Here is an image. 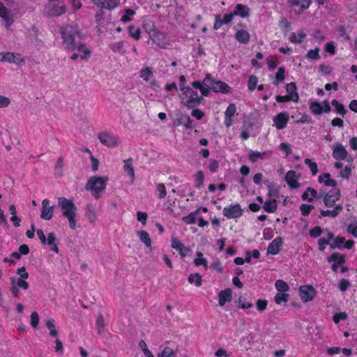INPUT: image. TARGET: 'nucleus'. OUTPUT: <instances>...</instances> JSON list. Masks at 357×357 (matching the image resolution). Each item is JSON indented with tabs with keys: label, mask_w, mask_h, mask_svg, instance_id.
<instances>
[{
	"label": "nucleus",
	"mask_w": 357,
	"mask_h": 357,
	"mask_svg": "<svg viewBox=\"0 0 357 357\" xmlns=\"http://www.w3.org/2000/svg\"><path fill=\"white\" fill-rule=\"evenodd\" d=\"M128 34L135 40H139L141 38V29L139 27L130 25L128 26Z\"/></svg>",
	"instance_id": "nucleus-44"
},
{
	"label": "nucleus",
	"mask_w": 357,
	"mask_h": 357,
	"mask_svg": "<svg viewBox=\"0 0 357 357\" xmlns=\"http://www.w3.org/2000/svg\"><path fill=\"white\" fill-rule=\"evenodd\" d=\"M309 109L314 115H321L323 113L322 105L317 101L310 102Z\"/></svg>",
	"instance_id": "nucleus-40"
},
{
	"label": "nucleus",
	"mask_w": 357,
	"mask_h": 357,
	"mask_svg": "<svg viewBox=\"0 0 357 357\" xmlns=\"http://www.w3.org/2000/svg\"><path fill=\"white\" fill-rule=\"evenodd\" d=\"M319 51L320 49L319 47L310 50L306 54V57L314 61L319 60L320 59Z\"/></svg>",
	"instance_id": "nucleus-51"
},
{
	"label": "nucleus",
	"mask_w": 357,
	"mask_h": 357,
	"mask_svg": "<svg viewBox=\"0 0 357 357\" xmlns=\"http://www.w3.org/2000/svg\"><path fill=\"white\" fill-rule=\"evenodd\" d=\"M278 208L277 202L275 199H268L264 202L263 208L264 210L269 213H274Z\"/></svg>",
	"instance_id": "nucleus-29"
},
{
	"label": "nucleus",
	"mask_w": 357,
	"mask_h": 357,
	"mask_svg": "<svg viewBox=\"0 0 357 357\" xmlns=\"http://www.w3.org/2000/svg\"><path fill=\"white\" fill-rule=\"evenodd\" d=\"M234 17V15L232 13L229 14L224 15L222 17L220 15H216L215 16V22L213 24V29L218 30L219 29L222 25L229 24L232 22L233 19Z\"/></svg>",
	"instance_id": "nucleus-16"
},
{
	"label": "nucleus",
	"mask_w": 357,
	"mask_h": 357,
	"mask_svg": "<svg viewBox=\"0 0 357 357\" xmlns=\"http://www.w3.org/2000/svg\"><path fill=\"white\" fill-rule=\"evenodd\" d=\"M289 119V116L288 113L280 112L273 117V121L277 129L282 130L286 128Z\"/></svg>",
	"instance_id": "nucleus-14"
},
{
	"label": "nucleus",
	"mask_w": 357,
	"mask_h": 357,
	"mask_svg": "<svg viewBox=\"0 0 357 357\" xmlns=\"http://www.w3.org/2000/svg\"><path fill=\"white\" fill-rule=\"evenodd\" d=\"M328 262H333L331 270L337 272L340 266L344 265L346 262L345 255L339 252H333L327 257Z\"/></svg>",
	"instance_id": "nucleus-12"
},
{
	"label": "nucleus",
	"mask_w": 357,
	"mask_h": 357,
	"mask_svg": "<svg viewBox=\"0 0 357 357\" xmlns=\"http://www.w3.org/2000/svg\"><path fill=\"white\" fill-rule=\"evenodd\" d=\"M343 211V206L341 204H337L335 206L333 210H320V215L319 218L331 216L336 218Z\"/></svg>",
	"instance_id": "nucleus-23"
},
{
	"label": "nucleus",
	"mask_w": 357,
	"mask_h": 357,
	"mask_svg": "<svg viewBox=\"0 0 357 357\" xmlns=\"http://www.w3.org/2000/svg\"><path fill=\"white\" fill-rule=\"evenodd\" d=\"M178 97L181 103L188 109H192L202 103L203 98L198 95L197 91H194L189 86H180Z\"/></svg>",
	"instance_id": "nucleus-4"
},
{
	"label": "nucleus",
	"mask_w": 357,
	"mask_h": 357,
	"mask_svg": "<svg viewBox=\"0 0 357 357\" xmlns=\"http://www.w3.org/2000/svg\"><path fill=\"white\" fill-rule=\"evenodd\" d=\"M279 26L282 30L283 33L286 35L291 29V23L286 19L282 18L279 21Z\"/></svg>",
	"instance_id": "nucleus-47"
},
{
	"label": "nucleus",
	"mask_w": 357,
	"mask_h": 357,
	"mask_svg": "<svg viewBox=\"0 0 357 357\" xmlns=\"http://www.w3.org/2000/svg\"><path fill=\"white\" fill-rule=\"evenodd\" d=\"M275 287L281 293H286L289 290L288 284L282 280H277L275 282Z\"/></svg>",
	"instance_id": "nucleus-45"
},
{
	"label": "nucleus",
	"mask_w": 357,
	"mask_h": 357,
	"mask_svg": "<svg viewBox=\"0 0 357 357\" xmlns=\"http://www.w3.org/2000/svg\"><path fill=\"white\" fill-rule=\"evenodd\" d=\"M298 176L296 172L294 170H289L287 172L285 176V180L289 188L292 189H296L299 188L300 185L298 181Z\"/></svg>",
	"instance_id": "nucleus-22"
},
{
	"label": "nucleus",
	"mask_w": 357,
	"mask_h": 357,
	"mask_svg": "<svg viewBox=\"0 0 357 357\" xmlns=\"http://www.w3.org/2000/svg\"><path fill=\"white\" fill-rule=\"evenodd\" d=\"M321 197L323 198V202L326 207L334 208L336 202L341 197V192L339 188H333L328 192L321 190L318 193L315 189L308 187L301 196L303 200H307L309 202H312L314 198Z\"/></svg>",
	"instance_id": "nucleus-2"
},
{
	"label": "nucleus",
	"mask_w": 357,
	"mask_h": 357,
	"mask_svg": "<svg viewBox=\"0 0 357 357\" xmlns=\"http://www.w3.org/2000/svg\"><path fill=\"white\" fill-rule=\"evenodd\" d=\"M108 181L107 176H92L87 181L85 189L91 192L93 197L98 199L105 190Z\"/></svg>",
	"instance_id": "nucleus-5"
},
{
	"label": "nucleus",
	"mask_w": 357,
	"mask_h": 357,
	"mask_svg": "<svg viewBox=\"0 0 357 357\" xmlns=\"http://www.w3.org/2000/svg\"><path fill=\"white\" fill-rule=\"evenodd\" d=\"M337 31L338 32V35L340 37L342 38L344 40H349L350 36L347 33L346 28L344 26H340L337 28Z\"/></svg>",
	"instance_id": "nucleus-60"
},
{
	"label": "nucleus",
	"mask_w": 357,
	"mask_h": 357,
	"mask_svg": "<svg viewBox=\"0 0 357 357\" xmlns=\"http://www.w3.org/2000/svg\"><path fill=\"white\" fill-rule=\"evenodd\" d=\"M188 280L189 283L195 284L196 287H200L202 284V277L198 273L190 274Z\"/></svg>",
	"instance_id": "nucleus-41"
},
{
	"label": "nucleus",
	"mask_w": 357,
	"mask_h": 357,
	"mask_svg": "<svg viewBox=\"0 0 357 357\" xmlns=\"http://www.w3.org/2000/svg\"><path fill=\"white\" fill-rule=\"evenodd\" d=\"M26 279L15 278L11 277L10 278V284H13L18 288H21L24 290H27L29 288V284L26 281Z\"/></svg>",
	"instance_id": "nucleus-32"
},
{
	"label": "nucleus",
	"mask_w": 357,
	"mask_h": 357,
	"mask_svg": "<svg viewBox=\"0 0 357 357\" xmlns=\"http://www.w3.org/2000/svg\"><path fill=\"white\" fill-rule=\"evenodd\" d=\"M50 200L45 199L42 202V211L40 218L45 220H50L52 218L54 206H50Z\"/></svg>",
	"instance_id": "nucleus-15"
},
{
	"label": "nucleus",
	"mask_w": 357,
	"mask_h": 357,
	"mask_svg": "<svg viewBox=\"0 0 357 357\" xmlns=\"http://www.w3.org/2000/svg\"><path fill=\"white\" fill-rule=\"evenodd\" d=\"M314 208L313 205L303 204L300 206V210L303 216H308Z\"/></svg>",
	"instance_id": "nucleus-58"
},
{
	"label": "nucleus",
	"mask_w": 357,
	"mask_h": 357,
	"mask_svg": "<svg viewBox=\"0 0 357 357\" xmlns=\"http://www.w3.org/2000/svg\"><path fill=\"white\" fill-rule=\"evenodd\" d=\"M176 351L169 347H165L164 349L158 355V357H176Z\"/></svg>",
	"instance_id": "nucleus-46"
},
{
	"label": "nucleus",
	"mask_w": 357,
	"mask_h": 357,
	"mask_svg": "<svg viewBox=\"0 0 357 357\" xmlns=\"http://www.w3.org/2000/svg\"><path fill=\"white\" fill-rule=\"evenodd\" d=\"M156 191L160 199H164L167 195L166 187L164 183H158L156 185Z\"/></svg>",
	"instance_id": "nucleus-56"
},
{
	"label": "nucleus",
	"mask_w": 357,
	"mask_h": 357,
	"mask_svg": "<svg viewBox=\"0 0 357 357\" xmlns=\"http://www.w3.org/2000/svg\"><path fill=\"white\" fill-rule=\"evenodd\" d=\"M56 238L54 232H50L47 234V243L50 246V250L56 253H59V250L56 243Z\"/></svg>",
	"instance_id": "nucleus-34"
},
{
	"label": "nucleus",
	"mask_w": 357,
	"mask_h": 357,
	"mask_svg": "<svg viewBox=\"0 0 357 357\" xmlns=\"http://www.w3.org/2000/svg\"><path fill=\"white\" fill-rule=\"evenodd\" d=\"M289 4L294 8V13L299 15L305 9L308 8L311 4L310 0H289Z\"/></svg>",
	"instance_id": "nucleus-13"
},
{
	"label": "nucleus",
	"mask_w": 357,
	"mask_h": 357,
	"mask_svg": "<svg viewBox=\"0 0 357 357\" xmlns=\"http://www.w3.org/2000/svg\"><path fill=\"white\" fill-rule=\"evenodd\" d=\"M267 65L268 66V68L271 70L276 68L278 61L276 57L270 56L266 59Z\"/></svg>",
	"instance_id": "nucleus-62"
},
{
	"label": "nucleus",
	"mask_w": 357,
	"mask_h": 357,
	"mask_svg": "<svg viewBox=\"0 0 357 357\" xmlns=\"http://www.w3.org/2000/svg\"><path fill=\"white\" fill-rule=\"evenodd\" d=\"M61 35L63 43L68 51L77 50L81 53L80 59L86 61L91 55V52L83 43L76 44L77 38H82V33L77 26L66 25L61 28Z\"/></svg>",
	"instance_id": "nucleus-1"
},
{
	"label": "nucleus",
	"mask_w": 357,
	"mask_h": 357,
	"mask_svg": "<svg viewBox=\"0 0 357 357\" xmlns=\"http://www.w3.org/2000/svg\"><path fill=\"white\" fill-rule=\"evenodd\" d=\"M149 38L159 47L165 48L167 47V36L165 33L158 30L157 31L153 32Z\"/></svg>",
	"instance_id": "nucleus-18"
},
{
	"label": "nucleus",
	"mask_w": 357,
	"mask_h": 357,
	"mask_svg": "<svg viewBox=\"0 0 357 357\" xmlns=\"http://www.w3.org/2000/svg\"><path fill=\"white\" fill-rule=\"evenodd\" d=\"M306 37V33L303 31H299L297 36L295 33H291L289 40L292 43H302Z\"/></svg>",
	"instance_id": "nucleus-39"
},
{
	"label": "nucleus",
	"mask_w": 357,
	"mask_h": 357,
	"mask_svg": "<svg viewBox=\"0 0 357 357\" xmlns=\"http://www.w3.org/2000/svg\"><path fill=\"white\" fill-rule=\"evenodd\" d=\"M258 82V77L256 75H251L249 77L248 82V90L251 92H252L257 87Z\"/></svg>",
	"instance_id": "nucleus-53"
},
{
	"label": "nucleus",
	"mask_w": 357,
	"mask_h": 357,
	"mask_svg": "<svg viewBox=\"0 0 357 357\" xmlns=\"http://www.w3.org/2000/svg\"><path fill=\"white\" fill-rule=\"evenodd\" d=\"M285 68L280 66L275 75V79L273 81V84L275 86H278L280 83L283 82L285 79Z\"/></svg>",
	"instance_id": "nucleus-31"
},
{
	"label": "nucleus",
	"mask_w": 357,
	"mask_h": 357,
	"mask_svg": "<svg viewBox=\"0 0 357 357\" xmlns=\"http://www.w3.org/2000/svg\"><path fill=\"white\" fill-rule=\"evenodd\" d=\"M236 112V106L234 103H230L225 112V116L228 117H233Z\"/></svg>",
	"instance_id": "nucleus-59"
},
{
	"label": "nucleus",
	"mask_w": 357,
	"mask_h": 357,
	"mask_svg": "<svg viewBox=\"0 0 357 357\" xmlns=\"http://www.w3.org/2000/svg\"><path fill=\"white\" fill-rule=\"evenodd\" d=\"M143 28L145 31L149 34V37L153 33V32L157 31L158 30L155 28V23L150 20H144L143 22Z\"/></svg>",
	"instance_id": "nucleus-37"
},
{
	"label": "nucleus",
	"mask_w": 357,
	"mask_h": 357,
	"mask_svg": "<svg viewBox=\"0 0 357 357\" xmlns=\"http://www.w3.org/2000/svg\"><path fill=\"white\" fill-rule=\"evenodd\" d=\"M94 4L100 8L113 10L120 3V0H93Z\"/></svg>",
	"instance_id": "nucleus-20"
},
{
	"label": "nucleus",
	"mask_w": 357,
	"mask_h": 357,
	"mask_svg": "<svg viewBox=\"0 0 357 357\" xmlns=\"http://www.w3.org/2000/svg\"><path fill=\"white\" fill-rule=\"evenodd\" d=\"M234 36L236 40L242 44H248L250 40V33L244 29L236 31Z\"/></svg>",
	"instance_id": "nucleus-28"
},
{
	"label": "nucleus",
	"mask_w": 357,
	"mask_h": 357,
	"mask_svg": "<svg viewBox=\"0 0 357 357\" xmlns=\"http://www.w3.org/2000/svg\"><path fill=\"white\" fill-rule=\"evenodd\" d=\"M0 62H8L17 65L24 64L25 61L19 54H14L10 52L0 53Z\"/></svg>",
	"instance_id": "nucleus-9"
},
{
	"label": "nucleus",
	"mask_w": 357,
	"mask_h": 357,
	"mask_svg": "<svg viewBox=\"0 0 357 357\" xmlns=\"http://www.w3.org/2000/svg\"><path fill=\"white\" fill-rule=\"evenodd\" d=\"M331 105L334 107L335 111L337 114L342 116H344L347 114V110L345 108L344 105L342 103L340 102L338 100L333 99L331 101Z\"/></svg>",
	"instance_id": "nucleus-36"
},
{
	"label": "nucleus",
	"mask_w": 357,
	"mask_h": 357,
	"mask_svg": "<svg viewBox=\"0 0 357 357\" xmlns=\"http://www.w3.org/2000/svg\"><path fill=\"white\" fill-rule=\"evenodd\" d=\"M243 210L239 204H229L222 210L223 215L227 219H237L243 215Z\"/></svg>",
	"instance_id": "nucleus-7"
},
{
	"label": "nucleus",
	"mask_w": 357,
	"mask_h": 357,
	"mask_svg": "<svg viewBox=\"0 0 357 357\" xmlns=\"http://www.w3.org/2000/svg\"><path fill=\"white\" fill-rule=\"evenodd\" d=\"M232 13L234 16L247 17L250 15V8L245 5L238 3Z\"/></svg>",
	"instance_id": "nucleus-26"
},
{
	"label": "nucleus",
	"mask_w": 357,
	"mask_h": 357,
	"mask_svg": "<svg viewBox=\"0 0 357 357\" xmlns=\"http://www.w3.org/2000/svg\"><path fill=\"white\" fill-rule=\"evenodd\" d=\"M47 13L51 16H58L66 11V6L62 1L51 2L47 6Z\"/></svg>",
	"instance_id": "nucleus-10"
},
{
	"label": "nucleus",
	"mask_w": 357,
	"mask_h": 357,
	"mask_svg": "<svg viewBox=\"0 0 357 357\" xmlns=\"http://www.w3.org/2000/svg\"><path fill=\"white\" fill-rule=\"evenodd\" d=\"M266 152H259L257 151H251L248 155V160L252 163H255L258 160L264 159Z\"/></svg>",
	"instance_id": "nucleus-33"
},
{
	"label": "nucleus",
	"mask_w": 357,
	"mask_h": 357,
	"mask_svg": "<svg viewBox=\"0 0 357 357\" xmlns=\"http://www.w3.org/2000/svg\"><path fill=\"white\" fill-rule=\"evenodd\" d=\"M285 89L288 96L293 97L294 102H298L299 100L298 93L297 91V86L295 82H290L285 85Z\"/></svg>",
	"instance_id": "nucleus-27"
},
{
	"label": "nucleus",
	"mask_w": 357,
	"mask_h": 357,
	"mask_svg": "<svg viewBox=\"0 0 357 357\" xmlns=\"http://www.w3.org/2000/svg\"><path fill=\"white\" fill-rule=\"evenodd\" d=\"M180 123L183 124L186 128H192V121L190 117L188 115H185L180 119Z\"/></svg>",
	"instance_id": "nucleus-64"
},
{
	"label": "nucleus",
	"mask_w": 357,
	"mask_h": 357,
	"mask_svg": "<svg viewBox=\"0 0 357 357\" xmlns=\"http://www.w3.org/2000/svg\"><path fill=\"white\" fill-rule=\"evenodd\" d=\"M283 244V238L278 236L273 239L268 245L267 248V253L272 255H276L280 252V247Z\"/></svg>",
	"instance_id": "nucleus-19"
},
{
	"label": "nucleus",
	"mask_w": 357,
	"mask_h": 357,
	"mask_svg": "<svg viewBox=\"0 0 357 357\" xmlns=\"http://www.w3.org/2000/svg\"><path fill=\"white\" fill-rule=\"evenodd\" d=\"M300 297L303 302L312 301L316 296V290L312 285H303L299 288Z\"/></svg>",
	"instance_id": "nucleus-11"
},
{
	"label": "nucleus",
	"mask_w": 357,
	"mask_h": 357,
	"mask_svg": "<svg viewBox=\"0 0 357 357\" xmlns=\"http://www.w3.org/2000/svg\"><path fill=\"white\" fill-rule=\"evenodd\" d=\"M98 138L102 144L106 146L116 147L119 145L118 137L110 132H101L98 134Z\"/></svg>",
	"instance_id": "nucleus-8"
},
{
	"label": "nucleus",
	"mask_w": 357,
	"mask_h": 357,
	"mask_svg": "<svg viewBox=\"0 0 357 357\" xmlns=\"http://www.w3.org/2000/svg\"><path fill=\"white\" fill-rule=\"evenodd\" d=\"M171 246L173 249L178 251L180 255L183 257H185L186 253L189 252V249L176 238H173L172 239Z\"/></svg>",
	"instance_id": "nucleus-24"
},
{
	"label": "nucleus",
	"mask_w": 357,
	"mask_h": 357,
	"mask_svg": "<svg viewBox=\"0 0 357 357\" xmlns=\"http://www.w3.org/2000/svg\"><path fill=\"white\" fill-rule=\"evenodd\" d=\"M58 206L61 208L62 215L67 218L69 227L71 229H75L77 227V208L71 199H67L64 197H59Z\"/></svg>",
	"instance_id": "nucleus-3"
},
{
	"label": "nucleus",
	"mask_w": 357,
	"mask_h": 357,
	"mask_svg": "<svg viewBox=\"0 0 357 357\" xmlns=\"http://www.w3.org/2000/svg\"><path fill=\"white\" fill-rule=\"evenodd\" d=\"M123 47H124L123 41H119L117 43H114L109 45L110 49L114 52L123 53Z\"/></svg>",
	"instance_id": "nucleus-57"
},
{
	"label": "nucleus",
	"mask_w": 357,
	"mask_h": 357,
	"mask_svg": "<svg viewBox=\"0 0 357 357\" xmlns=\"http://www.w3.org/2000/svg\"><path fill=\"white\" fill-rule=\"evenodd\" d=\"M219 161L215 159H212L210 160V163L208 165V169L211 173H215L219 169Z\"/></svg>",
	"instance_id": "nucleus-63"
},
{
	"label": "nucleus",
	"mask_w": 357,
	"mask_h": 357,
	"mask_svg": "<svg viewBox=\"0 0 357 357\" xmlns=\"http://www.w3.org/2000/svg\"><path fill=\"white\" fill-rule=\"evenodd\" d=\"M197 258L194 259V264L195 266H203L205 269L208 268V261L206 258L203 257V254L201 252H197Z\"/></svg>",
	"instance_id": "nucleus-43"
},
{
	"label": "nucleus",
	"mask_w": 357,
	"mask_h": 357,
	"mask_svg": "<svg viewBox=\"0 0 357 357\" xmlns=\"http://www.w3.org/2000/svg\"><path fill=\"white\" fill-rule=\"evenodd\" d=\"M124 162L123 170L131 177L132 181H133L135 179V171L132 165V159L129 158L125 160Z\"/></svg>",
	"instance_id": "nucleus-35"
},
{
	"label": "nucleus",
	"mask_w": 357,
	"mask_h": 357,
	"mask_svg": "<svg viewBox=\"0 0 357 357\" xmlns=\"http://www.w3.org/2000/svg\"><path fill=\"white\" fill-rule=\"evenodd\" d=\"M204 84L215 93H227L231 90V87L227 83L221 81H215L210 75H207L204 79Z\"/></svg>",
	"instance_id": "nucleus-6"
},
{
	"label": "nucleus",
	"mask_w": 357,
	"mask_h": 357,
	"mask_svg": "<svg viewBox=\"0 0 357 357\" xmlns=\"http://www.w3.org/2000/svg\"><path fill=\"white\" fill-rule=\"evenodd\" d=\"M199 209L190 213L188 215L183 218V221L187 225H193L196 222L195 215L199 212Z\"/></svg>",
	"instance_id": "nucleus-52"
},
{
	"label": "nucleus",
	"mask_w": 357,
	"mask_h": 357,
	"mask_svg": "<svg viewBox=\"0 0 357 357\" xmlns=\"http://www.w3.org/2000/svg\"><path fill=\"white\" fill-rule=\"evenodd\" d=\"M140 77L144 81L148 82L153 77V73L151 67H145L140 70Z\"/></svg>",
	"instance_id": "nucleus-42"
},
{
	"label": "nucleus",
	"mask_w": 357,
	"mask_h": 357,
	"mask_svg": "<svg viewBox=\"0 0 357 357\" xmlns=\"http://www.w3.org/2000/svg\"><path fill=\"white\" fill-rule=\"evenodd\" d=\"M304 163L309 167L313 176L316 175L319 172L317 164L315 162H313L311 159H305Z\"/></svg>",
	"instance_id": "nucleus-49"
},
{
	"label": "nucleus",
	"mask_w": 357,
	"mask_h": 357,
	"mask_svg": "<svg viewBox=\"0 0 357 357\" xmlns=\"http://www.w3.org/2000/svg\"><path fill=\"white\" fill-rule=\"evenodd\" d=\"M268 301L266 299H258L256 302L257 309L259 312H263L267 308Z\"/></svg>",
	"instance_id": "nucleus-61"
},
{
	"label": "nucleus",
	"mask_w": 357,
	"mask_h": 357,
	"mask_svg": "<svg viewBox=\"0 0 357 357\" xmlns=\"http://www.w3.org/2000/svg\"><path fill=\"white\" fill-rule=\"evenodd\" d=\"M289 294L286 293H277L274 297V301L277 305H280L282 303L287 302L289 300Z\"/></svg>",
	"instance_id": "nucleus-48"
},
{
	"label": "nucleus",
	"mask_w": 357,
	"mask_h": 357,
	"mask_svg": "<svg viewBox=\"0 0 357 357\" xmlns=\"http://www.w3.org/2000/svg\"><path fill=\"white\" fill-rule=\"evenodd\" d=\"M135 14V11L131 8H126L124 11V14L121 17V21L126 23L132 20L131 17Z\"/></svg>",
	"instance_id": "nucleus-50"
},
{
	"label": "nucleus",
	"mask_w": 357,
	"mask_h": 357,
	"mask_svg": "<svg viewBox=\"0 0 357 357\" xmlns=\"http://www.w3.org/2000/svg\"><path fill=\"white\" fill-rule=\"evenodd\" d=\"M85 215L88 218L89 221L91 223H94L98 219V214L96 207L92 204H88L86 206Z\"/></svg>",
	"instance_id": "nucleus-25"
},
{
	"label": "nucleus",
	"mask_w": 357,
	"mask_h": 357,
	"mask_svg": "<svg viewBox=\"0 0 357 357\" xmlns=\"http://www.w3.org/2000/svg\"><path fill=\"white\" fill-rule=\"evenodd\" d=\"M45 326L50 331V335L52 337H56L58 335V331L55 326V321L53 319H48L45 321Z\"/></svg>",
	"instance_id": "nucleus-38"
},
{
	"label": "nucleus",
	"mask_w": 357,
	"mask_h": 357,
	"mask_svg": "<svg viewBox=\"0 0 357 357\" xmlns=\"http://www.w3.org/2000/svg\"><path fill=\"white\" fill-rule=\"evenodd\" d=\"M137 234L142 243H143L146 248L151 247V239L149 234L145 230H140L137 232Z\"/></svg>",
	"instance_id": "nucleus-30"
},
{
	"label": "nucleus",
	"mask_w": 357,
	"mask_h": 357,
	"mask_svg": "<svg viewBox=\"0 0 357 357\" xmlns=\"http://www.w3.org/2000/svg\"><path fill=\"white\" fill-rule=\"evenodd\" d=\"M98 333L101 334L105 330V321L102 314H100L96 319Z\"/></svg>",
	"instance_id": "nucleus-55"
},
{
	"label": "nucleus",
	"mask_w": 357,
	"mask_h": 357,
	"mask_svg": "<svg viewBox=\"0 0 357 357\" xmlns=\"http://www.w3.org/2000/svg\"><path fill=\"white\" fill-rule=\"evenodd\" d=\"M332 155L336 160H343L347 159L348 152L342 144L337 143L334 145Z\"/></svg>",
	"instance_id": "nucleus-17"
},
{
	"label": "nucleus",
	"mask_w": 357,
	"mask_h": 357,
	"mask_svg": "<svg viewBox=\"0 0 357 357\" xmlns=\"http://www.w3.org/2000/svg\"><path fill=\"white\" fill-rule=\"evenodd\" d=\"M345 242V238L337 236L334 239V241L330 244V248L332 250L335 248H341L342 245Z\"/></svg>",
	"instance_id": "nucleus-54"
},
{
	"label": "nucleus",
	"mask_w": 357,
	"mask_h": 357,
	"mask_svg": "<svg viewBox=\"0 0 357 357\" xmlns=\"http://www.w3.org/2000/svg\"><path fill=\"white\" fill-rule=\"evenodd\" d=\"M232 300L231 289L228 288L221 290L218 293V303L219 305L223 307L227 303L231 302Z\"/></svg>",
	"instance_id": "nucleus-21"
}]
</instances>
